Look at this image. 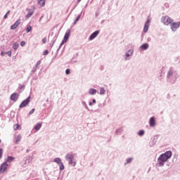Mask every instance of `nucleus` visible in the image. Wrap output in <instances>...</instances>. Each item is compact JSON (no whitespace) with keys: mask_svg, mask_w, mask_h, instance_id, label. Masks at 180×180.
Returning <instances> with one entry per match:
<instances>
[{"mask_svg":"<svg viewBox=\"0 0 180 180\" xmlns=\"http://www.w3.org/2000/svg\"><path fill=\"white\" fill-rule=\"evenodd\" d=\"M172 157V152L167 150L165 153H162L158 158V162L156 163L157 167H164L167 161Z\"/></svg>","mask_w":180,"mask_h":180,"instance_id":"f257e3e1","label":"nucleus"},{"mask_svg":"<svg viewBox=\"0 0 180 180\" xmlns=\"http://www.w3.org/2000/svg\"><path fill=\"white\" fill-rule=\"evenodd\" d=\"M75 157V154H74L72 152H70L66 154L65 158L66 161L68 162L69 165H73V167L77 165V162H74Z\"/></svg>","mask_w":180,"mask_h":180,"instance_id":"f03ea898","label":"nucleus"},{"mask_svg":"<svg viewBox=\"0 0 180 180\" xmlns=\"http://www.w3.org/2000/svg\"><path fill=\"white\" fill-rule=\"evenodd\" d=\"M172 77H174V81H176V79H178V78L179 77L178 73L174 71V68H169L167 72V78L169 81H171V79H172Z\"/></svg>","mask_w":180,"mask_h":180,"instance_id":"7ed1b4c3","label":"nucleus"},{"mask_svg":"<svg viewBox=\"0 0 180 180\" xmlns=\"http://www.w3.org/2000/svg\"><path fill=\"white\" fill-rule=\"evenodd\" d=\"M161 22L165 25V26H169L172 22H174V19L171 18V17L168 15L162 16Z\"/></svg>","mask_w":180,"mask_h":180,"instance_id":"20e7f679","label":"nucleus"},{"mask_svg":"<svg viewBox=\"0 0 180 180\" xmlns=\"http://www.w3.org/2000/svg\"><path fill=\"white\" fill-rule=\"evenodd\" d=\"M53 162H56L58 165H59V169L60 171L64 170V164L63 163V161L61 160V158H56L53 160Z\"/></svg>","mask_w":180,"mask_h":180,"instance_id":"39448f33","label":"nucleus"},{"mask_svg":"<svg viewBox=\"0 0 180 180\" xmlns=\"http://www.w3.org/2000/svg\"><path fill=\"white\" fill-rule=\"evenodd\" d=\"M180 27V22H175L172 21L170 24V28L172 32H176L177 29Z\"/></svg>","mask_w":180,"mask_h":180,"instance_id":"423d86ee","label":"nucleus"},{"mask_svg":"<svg viewBox=\"0 0 180 180\" xmlns=\"http://www.w3.org/2000/svg\"><path fill=\"white\" fill-rule=\"evenodd\" d=\"M29 103H30V96H29L26 99L22 101V103L19 105L20 109H22V108H26L27 105H29Z\"/></svg>","mask_w":180,"mask_h":180,"instance_id":"0eeeda50","label":"nucleus"},{"mask_svg":"<svg viewBox=\"0 0 180 180\" xmlns=\"http://www.w3.org/2000/svg\"><path fill=\"white\" fill-rule=\"evenodd\" d=\"M133 53H134V51L133 49H129L126 52L124 57L125 61H127V60H130L129 57H131L133 56Z\"/></svg>","mask_w":180,"mask_h":180,"instance_id":"6e6552de","label":"nucleus"},{"mask_svg":"<svg viewBox=\"0 0 180 180\" xmlns=\"http://www.w3.org/2000/svg\"><path fill=\"white\" fill-rule=\"evenodd\" d=\"M8 165L6 162H3L0 166V174H4V172H5L6 169H8Z\"/></svg>","mask_w":180,"mask_h":180,"instance_id":"1a4fd4ad","label":"nucleus"},{"mask_svg":"<svg viewBox=\"0 0 180 180\" xmlns=\"http://www.w3.org/2000/svg\"><path fill=\"white\" fill-rule=\"evenodd\" d=\"M10 99L13 102H16L19 99V94L18 93H13L10 96Z\"/></svg>","mask_w":180,"mask_h":180,"instance_id":"9d476101","label":"nucleus"},{"mask_svg":"<svg viewBox=\"0 0 180 180\" xmlns=\"http://www.w3.org/2000/svg\"><path fill=\"white\" fill-rule=\"evenodd\" d=\"M149 27H150V20H147L144 25L143 33H147L148 32Z\"/></svg>","mask_w":180,"mask_h":180,"instance_id":"9b49d317","label":"nucleus"},{"mask_svg":"<svg viewBox=\"0 0 180 180\" xmlns=\"http://www.w3.org/2000/svg\"><path fill=\"white\" fill-rule=\"evenodd\" d=\"M26 11L27 12H28L25 16L26 19H29V18H32V15H33V13H34V10L27 8Z\"/></svg>","mask_w":180,"mask_h":180,"instance_id":"f8f14e48","label":"nucleus"},{"mask_svg":"<svg viewBox=\"0 0 180 180\" xmlns=\"http://www.w3.org/2000/svg\"><path fill=\"white\" fill-rule=\"evenodd\" d=\"M99 30H96L94 32H93L89 37V40H94V39H95L98 34H99Z\"/></svg>","mask_w":180,"mask_h":180,"instance_id":"ddd939ff","label":"nucleus"},{"mask_svg":"<svg viewBox=\"0 0 180 180\" xmlns=\"http://www.w3.org/2000/svg\"><path fill=\"white\" fill-rule=\"evenodd\" d=\"M149 126L150 127H155V117H151L149 120Z\"/></svg>","mask_w":180,"mask_h":180,"instance_id":"4468645a","label":"nucleus"},{"mask_svg":"<svg viewBox=\"0 0 180 180\" xmlns=\"http://www.w3.org/2000/svg\"><path fill=\"white\" fill-rule=\"evenodd\" d=\"M70 33H71V30H70V29L67 30V31L65 34L64 38H63V40H65V41H68V39H70Z\"/></svg>","mask_w":180,"mask_h":180,"instance_id":"2eb2a0df","label":"nucleus"},{"mask_svg":"<svg viewBox=\"0 0 180 180\" xmlns=\"http://www.w3.org/2000/svg\"><path fill=\"white\" fill-rule=\"evenodd\" d=\"M96 92H98V91L93 88H91L89 90V95H96Z\"/></svg>","mask_w":180,"mask_h":180,"instance_id":"dca6fc26","label":"nucleus"},{"mask_svg":"<svg viewBox=\"0 0 180 180\" xmlns=\"http://www.w3.org/2000/svg\"><path fill=\"white\" fill-rule=\"evenodd\" d=\"M148 44L146 43V44H143L141 46H140V49L141 50H148Z\"/></svg>","mask_w":180,"mask_h":180,"instance_id":"f3484780","label":"nucleus"},{"mask_svg":"<svg viewBox=\"0 0 180 180\" xmlns=\"http://www.w3.org/2000/svg\"><path fill=\"white\" fill-rule=\"evenodd\" d=\"M38 5L39 6H44L46 5V0H38Z\"/></svg>","mask_w":180,"mask_h":180,"instance_id":"a211bd4d","label":"nucleus"},{"mask_svg":"<svg viewBox=\"0 0 180 180\" xmlns=\"http://www.w3.org/2000/svg\"><path fill=\"white\" fill-rule=\"evenodd\" d=\"M15 160V158L12 157V156H8L7 159L6 160V162H12V161H13Z\"/></svg>","mask_w":180,"mask_h":180,"instance_id":"6ab92c4d","label":"nucleus"},{"mask_svg":"<svg viewBox=\"0 0 180 180\" xmlns=\"http://www.w3.org/2000/svg\"><path fill=\"white\" fill-rule=\"evenodd\" d=\"M20 140H22V136L20 134L18 135L15 139V144L20 143Z\"/></svg>","mask_w":180,"mask_h":180,"instance_id":"aec40b11","label":"nucleus"},{"mask_svg":"<svg viewBox=\"0 0 180 180\" xmlns=\"http://www.w3.org/2000/svg\"><path fill=\"white\" fill-rule=\"evenodd\" d=\"M82 104L83 105V106L84 107L85 109H86V110H88V112H89V108L88 107V105L86 104V103L85 101H82Z\"/></svg>","mask_w":180,"mask_h":180,"instance_id":"412c9836","label":"nucleus"},{"mask_svg":"<svg viewBox=\"0 0 180 180\" xmlns=\"http://www.w3.org/2000/svg\"><path fill=\"white\" fill-rule=\"evenodd\" d=\"M19 48V44H18V42H15L13 44V50H18V49Z\"/></svg>","mask_w":180,"mask_h":180,"instance_id":"4be33fe9","label":"nucleus"},{"mask_svg":"<svg viewBox=\"0 0 180 180\" xmlns=\"http://www.w3.org/2000/svg\"><path fill=\"white\" fill-rule=\"evenodd\" d=\"M34 129H35V130H39V129H41V123H37L34 126Z\"/></svg>","mask_w":180,"mask_h":180,"instance_id":"5701e85b","label":"nucleus"},{"mask_svg":"<svg viewBox=\"0 0 180 180\" xmlns=\"http://www.w3.org/2000/svg\"><path fill=\"white\" fill-rule=\"evenodd\" d=\"M105 88L104 87H101L100 88V95H105Z\"/></svg>","mask_w":180,"mask_h":180,"instance_id":"b1692460","label":"nucleus"},{"mask_svg":"<svg viewBox=\"0 0 180 180\" xmlns=\"http://www.w3.org/2000/svg\"><path fill=\"white\" fill-rule=\"evenodd\" d=\"M144 133H146V131L143 129H141L138 132V136H144Z\"/></svg>","mask_w":180,"mask_h":180,"instance_id":"393cba45","label":"nucleus"},{"mask_svg":"<svg viewBox=\"0 0 180 180\" xmlns=\"http://www.w3.org/2000/svg\"><path fill=\"white\" fill-rule=\"evenodd\" d=\"M65 43H67V41H65V39H63V40L62 41V42L60 43V46H59V48L58 49L57 51H58V50H60V49H61V46H62Z\"/></svg>","mask_w":180,"mask_h":180,"instance_id":"a878e982","label":"nucleus"},{"mask_svg":"<svg viewBox=\"0 0 180 180\" xmlns=\"http://www.w3.org/2000/svg\"><path fill=\"white\" fill-rule=\"evenodd\" d=\"M131 161H133V158H127V162H126V163H125V165H126L127 164H130V162H131Z\"/></svg>","mask_w":180,"mask_h":180,"instance_id":"bb28decb","label":"nucleus"},{"mask_svg":"<svg viewBox=\"0 0 180 180\" xmlns=\"http://www.w3.org/2000/svg\"><path fill=\"white\" fill-rule=\"evenodd\" d=\"M40 64H41V60H38L35 65V68H37V70H39V65H40Z\"/></svg>","mask_w":180,"mask_h":180,"instance_id":"cd10ccee","label":"nucleus"},{"mask_svg":"<svg viewBox=\"0 0 180 180\" xmlns=\"http://www.w3.org/2000/svg\"><path fill=\"white\" fill-rule=\"evenodd\" d=\"M122 131H123V130L122 129H117L115 131V134H122Z\"/></svg>","mask_w":180,"mask_h":180,"instance_id":"c85d7f7f","label":"nucleus"},{"mask_svg":"<svg viewBox=\"0 0 180 180\" xmlns=\"http://www.w3.org/2000/svg\"><path fill=\"white\" fill-rule=\"evenodd\" d=\"M27 33H30V32H32V27L30 25H28L26 29Z\"/></svg>","mask_w":180,"mask_h":180,"instance_id":"c756f323","label":"nucleus"},{"mask_svg":"<svg viewBox=\"0 0 180 180\" xmlns=\"http://www.w3.org/2000/svg\"><path fill=\"white\" fill-rule=\"evenodd\" d=\"M22 20L20 19L17 20V22L14 23V25L18 27V26H19V25H20V22Z\"/></svg>","mask_w":180,"mask_h":180,"instance_id":"7c9ffc66","label":"nucleus"},{"mask_svg":"<svg viewBox=\"0 0 180 180\" xmlns=\"http://www.w3.org/2000/svg\"><path fill=\"white\" fill-rule=\"evenodd\" d=\"M57 40V36H54L51 40V43L54 44L56 43V41Z\"/></svg>","mask_w":180,"mask_h":180,"instance_id":"2f4dec72","label":"nucleus"},{"mask_svg":"<svg viewBox=\"0 0 180 180\" xmlns=\"http://www.w3.org/2000/svg\"><path fill=\"white\" fill-rule=\"evenodd\" d=\"M19 89H20L21 91H23L25 89V84H19L18 86Z\"/></svg>","mask_w":180,"mask_h":180,"instance_id":"473e14b6","label":"nucleus"},{"mask_svg":"<svg viewBox=\"0 0 180 180\" xmlns=\"http://www.w3.org/2000/svg\"><path fill=\"white\" fill-rule=\"evenodd\" d=\"M2 155H4V149L0 148V160L2 158Z\"/></svg>","mask_w":180,"mask_h":180,"instance_id":"72a5a7b5","label":"nucleus"},{"mask_svg":"<svg viewBox=\"0 0 180 180\" xmlns=\"http://www.w3.org/2000/svg\"><path fill=\"white\" fill-rule=\"evenodd\" d=\"M65 74L66 75H70V74H71V70L70 69H66Z\"/></svg>","mask_w":180,"mask_h":180,"instance_id":"f704fd0d","label":"nucleus"},{"mask_svg":"<svg viewBox=\"0 0 180 180\" xmlns=\"http://www.w3.org/2000/svg\"><path fill=\"white\" fill-rule=\"evenodd\" d=\"M34 110H36V109L32 108L28 113V115H33L34 113Z\"/></svg>","mask_w":180,"mask_h":180,"instance_id":"c9c22d12","label":"nucleus"},{"mask_svg":"<svg viewBox=\"0 0 180 180\" xmlns=\"http://www.w3.org/2000/svg\"><path fill=\"white\" fill-rule=\"evenodd\" d=\"M6 54H8V57H12V51H8V52H6Z\"/></svg>","mask_w":180,"mask_h":180,"instance_id":"e433bc0d","label":"nucleus"},{"mask_svg":"<svg viewBox=\"0 0 180 180\" xmlns=\"http://www.w3.org/2000/svg\"><path fill=\"white\" fill-rule=\"evenodd\" d=\"M36 71H37V68L34 67L31 71L32 74H34V72H36Z\"/></svg>","mask_w":180,"mask_h":180,"instance_id":"4c0bfd02","label":"nucleus"},{"mask_svg":"<svg viewBox=\"0 0 180 180\" xmlns=\"http://www.w3.org/2000/svg\"><path fill=\"white\" fill-rule=\"evenodd\" d=\"M16 27H18L15 24H13V25L11 26V30H15V29H16Z\"/></svg>","mask_w":180,"mask_h":180,"instance_id":"58836bf2","label":"nucleus"},{"mask_svg":"<svg viewBox=\"0 0 180 180\" xmlns=\"http://www.w3.org/2000/svg\"><path fill=\"white\" fill-rule=\"evenodd\" d=\"M21 47H24V46H26V42L25 41H22L20 42Z\"/></svg>","mask_w":180,"mask_h":180,"instance_id":"ea45409f","label":"nucleus"},{"mask_svg":"<svg viewBox=\"0 0 180 180\" xmlns=\"http://www.w3.org/2000/svg\"><path fill=\"white\" fill-rule=\"evenodd\" d=\"M47 54H49V50H45V51L43 52V56H47Z\"/></svg>","mask_w":180,"mask_h":180,"instance_id":"a19ab883","label":"nucleus"},{"mask_svg":"<svg viewBox=\"0 0 180 180\" xmlns=\"http://www.w3.org/2000/svg\"><path fill=\"white\" fill-rule=\"evenodd\" d=\"M79 19H81V14L77 15V17L76 18V19H75L76 22H78V20H79Z\"/></svg>","mask_w":180,"mask_h":180,"instance_id":"79ce46f5","label":"nucleus"},{"mask_svg":"<svg viewBox=\"0 0 180 180\" xmlns=\"http://www.w3.org/2000/svg\"><path fill=\"white\" fill-rule=\"evenodd\" d=\"M74 63H77V60H74V58L70 60L71 64H74Z\"/></svg>","mask_w":180,"mask_h":180,"instance_id":"37998d69","label":"nucleus"},{"mask_svg":"<svg viewBox=\"0 0 180 180\" xmlns=\"http://www.w3.org/2000/svg\"><path fill=\"white\" fill-rule=\"evenodd\" d=\"M47 41V39L45 37L42 39V43L46 44V42Z\"/></svg>","mask_w":180,"mask_h":180,"instance_id":"c03bdc74","label":"nucleus"},{"mask_svg":"<svg viewBox=\"0 0 180 180\" xmlns=\"http://www.w3.org/2000/svg\"><path fill=\"white\" fill-rule=\"evenodd\" d=\"M5 54H6V52H4V51L1 52V56H2L3 57L4 56H5Z\"/></svg>","mask_w":180,"mask_h":180,"instance_id":"a18cd8bd","label":"nucleus"},{"mask_svg":"<svg viewBox=\"0 0 180 180\" xmlns=\"http://www.w3.org/2000/svg\"><path fill=\"white\" fill-rule=\"evenodd\" d=\"M4 19H8V15H7V14H5V15H4Z\"/></svg>","mask_w":180,"mask_h":180,"instance_id":"49530a36","label":"nucleus"},{"mask_svg":"<svg viewBox=\"0 0 180 180\" xmlns=\"http://www.w3.org/2000/svg\"><path fill=\"white\" fill-rule=\"evenodd\" d=\"M91 103H96V100L95 99V98H94L93 100H92V102Z\"/></svg>","mask_w":180,"mask_h":180,"instance_id":"de8ad7c7","label":"nucleus"},{"mask_svg":"<svg viewBox=\"0 0 180 180\" xmlns=\"http://www.w3.org/2000/svg\"><path fill=\"white\" fill-rule=\"evenodd\" d=\"M18 127H19V124H16V128H14V130H18Z\"/></svg>","mask_w":180,"mask_h":180,"instance_id":"09e8293b","label":"nucleus"},{"mask_svg":"<svg viewBox=\"0 0 180 180\" xmlns=\"http://www.w3.org/2000/svg\"><path fill=\"white\" fill-rule=\"evenodd\" d=\"M11 13V11H8L6 15H9Z\"/></svg>","mask_w":180,"mask_h":180,"instance_id":"8fccbe9b","label":"nucleus"},{"mask_svg":"<svg viewBox=\"0 0 180 180\" xmlns=\"http://www.w3.org/2000/svg\"><path fill=\"white\" fill-rule=\"evenodd\" d=\"M93 103H94L93 102H89V106H92V104H93Z\"/></svg>","mask_w":180,"mask_h":180,"instance_id":"3c124183","label":"nucleus"},{"mask_svg":"<svg viewBox=\"0 0 180 180\" xmlns=\"http://www.w3.org/2000/svg\"><path fill=\"white\" fill-rule=\"evenodd\" d=\"M53 46H54V44H53L52 42L50 44V47H53Z\"/></svg>","mask_w":180,"mask_h":180,"instance_id":"603ef678","label":"nucleus"},{"mask_svg":"<svg viewBox=\"0 0 180 180\" xmlns=\"http://www.w3.org/2000/svg\"><path fill=\"white\" fill-rule=\"evenodd\" d=\"M77 20H75V22H73V25H76L77 24Z\"/></svg>","mask_w":180,"mask_h":180,"instance_id":"864d4df0","label":"nucleus"},{"mask_svg":"<svg viewBox=\"0 0 180 180\" xmlns=\"http://www.w3.org/2000/svg\"><path fill=\"white\" fill-rule=\"evenodd\" d=\"M101 106H102V104L101 103L98 104V108H101Z\"/></svg>","mask_w":180,"mask_h":180,"instance_id":"5fc2aeb1","label":"nucleus"},{"mask_svg":"<svg viewBox=\"0 0 180 180\" xmlns=\"http://www.w3.org/2000/svg\"><path fill=\"white\" fill-rule=\"evenodd\" d=\"M161 77H162V75H160L159 79H162Z\"/></svg>","mask_w":180,"mask_h":180,"instance_id":"6e6d98bb","label":"nucleus"},{"mask_svg":"<svg viewBox=\"0 0 180 180\" xmlns=\"http://www.w3.org/2000/svg\"><path fill=\"white\" fill-rule=\"evenodd\" d=\"M26 153H29V149H27V150H26Z\"/></svg>","mask_w":180,"mask_h":180,"instance_id":"4d7b16f0","label":"nucleus"},{"mask_svg":"<svg viewBox=\"0 0 180 180\" xmlns=\"http://www.w3.org/2000/svg\"><path fill=\"white\" fill-rule=\"evenodd\" d=\"M81 0H77V4H79V1H80Z\"/></svg>","mask_w":180,"mask_h":180,"instance_id":"13d9d810","label":"nucleus"},{"mask_svg":"<svg viewBox=\"0 0 180 180\" xmlns=\"http://www.w3.org/2000/svg\"><path fill=\"white\" fill-rule=\"evenodd\" d=\"M3 113H5V110H2Z\"/></svg>","mask_w":180,"mask_h":180,"instance_id":"bf43d9fd","label":"nucleus"},{"mask_svg":"<svg viewBox=\"0 0 180 180\" xmlns=\"http://www.w3.org/2000/svg\"><path fill=\"white\" fill-rule=\"evenodd\" d=\"M1 143H2V140L0 139V144H1Z\"/></svg>","mask_w":180,"mask_h":180,"instance_id":"052dcab7","label":"nucleus"},{"mask_svg":"<svg viewBox=\"0 0 180 180\" xmlns=\"http://www.w3.org/2000/svg\"><path fill=\"white\" fill-rule=\"evenodd\" d=\"M46 102H49V98L46 99Z\"/></svg>","mask_w":180,"mask_h":180,"instance_id":"680f3d73","label":"nucleus"}]
</instances>
